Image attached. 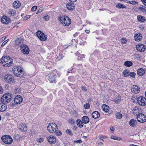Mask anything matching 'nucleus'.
<instances>
[{"instance_id":"f257e3e1","label":"nucleus","mask_w":146,"mask_h":146,"mask_svg":"<svg viewBox=\"0 0 146 146\" xmlns=\"http://www.w3.org/2000/svg\"><path fill=\"white\" fill-rule=\"evenodd\" d=\"M13 94L10 93H7L1 97L0 103V112L5 111L7 109V104L10 102L13 98Z\"/></svg>"},{"instance_id":"f03ea898","label":"nucleus","mask_w":146,"mask_h":146,"mask_svg":"<svg viewBox=\"0 0 146 146\" xmlns=\"http://www.w3.org/2000/svg\"><path fill=\"white\" fill-rule=\"evenodd\" d=\"M3 65L6 67L11 66L13 64V59L8 56H4L0 59Z\"/></svg>"},{"instance_id":"7ed1b4c3","label":"nucleus","mask_w":146,"mask_h":146,"mask_svg":"<svg viewBox=\"0 0 146 146\" xmlns=\"http://www.w3.org/2000/svg\"><path fill=\"white\" fill-rule=\"evenodd\" d=\"M59 21L64 26H68L71 23V19L67 16L61 15L58 17Z\"/></svg>"},{"instance_id":"20e7f679","label":"nucleus","mask_w":146,"mask_h":146,"mask_svg":"<svg viewBox=\"0 0 146 146\" xmlns=\"http://www.w3.org/2000/svg\"><path fill=\"white\" fill-rule=\"evenodd\" d=\"M58 129L57 125L54 123H50L47 126L48 131L51 133L56 132Z\"/></svg>"},{"instance_id":"39448f33","label":"nucleus","mask_w":146,"mask_h":146,"mask_svg":"<svg viewBox=\"0 0 146 146\" xmlns=\"http://www.w3.org/2000/svg\"><path fill=\"white\" fill-rule=\"evenodd\" d=\"M57 74L56 70H53L50 72L48 74V80L51 82H55ZM55 83V82H54Z\"/></svg>"},{"instance_id":"423d86ee","label":"nucleus","mask_w":146,"mask_h":146,"mask_svg":"<svg viewBox=\"0 0 146 146\" xmlns=\"http://www.w3.org/2000/svg\"><path fill=\"white\" fill-rule=\"evenodd\" d=\"M1 139L3 142L7 144H11L13 141V139L11 137L8 135L3 136L1 137Z\"/></svg>"},{"instance_id":"0eeeda50","label":"nucleus","mask_w":146,"mask_h":146,"mask_svg":"<svg viewBox=\"0 0 146 146\" xmlns=\"http://www.w3.org/2000/svg\"><path fill=\"white\" fill-rule=\"evenodd\" d=\"M137 102L140 105L143 106L146 104V99L143 96H140L137 98Z\"/></svg>"},{"instance_id":"6e6552de","label":"nucleus","mask_w":146,"mask_h":146,"mask_svg":"<svg viewBox=\"0 0 146 146\" xmlns=\"http://www.w3.org/2000/svg\"><path fill=\"white\" fill-rule=\"evenodd\" d=\"M36 35L38 38L41 41H45L46 40V36L41 31H38L36 32Z\"/></svg>"},{"instance_id":"1a4fd4ad","label":"nucleus","mask_w":146,"mask_h":146,"mask_svg":"<svg viewBox=\"0 0 146 146\" xmlns=\"http://www.w3.org/2000/svg\"><path fill=\"white\" fill-rule=\"evenodd\" d=\"M137 121L143 123L146 121V116L145 115L141 113L137 116Z\"/></svg>"},{"instance_id":"9d476101","label":"nucleus","mask_w":146,"mask_h":146,"mask_svg":"<svg viewBox=\"0 0 146 146\" xmlns=\"http://www.w3.org/2000/svg\"><path fill=\"white\" fill-rule=\"evenodd\" d=\"M142 111L140 107L135 106L132 110L133 113L135 115H139L141 113Z\"/></svg>"},{"instance_id":"9b49d317","label":"nucleus","mask_w":146,"mask_h":146,"mask_svg":"<svg viewBox=\"0 0 146 146\" xmlns=\"http://www.w3.org/2000/svg\"><path fill=\"white\" fill-rule=\"evenodd\" d=\"M5 80L8 83L12 84L14 81L13 76L7 74L4 76Z\"/></svg>"},{"instance_id":"f8f14e48","label":"nucleus","mask_w":146,"mask_h":146,"mask_svg":"<svg viewBox=\"0 0 146 146\" xmlns=\"http://www.w3.org/2000/svg\"><path fill=\"white\" fill-rule=\"evenodd\" d=\"M21 50L22 52L25 54H28L29 51V48L26 45L23 44L21 47Z\"/></svg>"},{"instance_id":"ddd939ff","label":"nucleus","mask_w":146,"mask_h":146,"mask_svg":"<svg viewBox=\"0 0 146 146\" xmlns=\"http://www.w3.org/2000/svg\"><path fill=\"white\" fill-rule=\"evenodd\" d=\"M23 98L20 95H17L16 96L14 99L15 103L17 105L20 104L23 101Z\"/></svg>"},{"instance_id":"4468645a","label":"nucleus","mask_w":146,"mask_h":146,"mask_svg":"<svg viewBox=\"0 0 146 146\" xmlns=\"http://www.w3.org/2000/svg\"><path fill=\"white\" fill-rule=\"evenodd\" d=\"M136 48L138 51L141 52L144 51L145 49V46L141 44L137 45L136 46Z\"/></svg>"},{"instance_id":"2eb2a0df","label":"nucleus","mask_w":146,"mask_h":146,"mask_svg":"<svg viewBox=\"0 0 146 146\" xmlns=\"http://www.w3.org/2000/svg\"><path fill=\"white\" fill-rule=\"evenodd\" d=\"M131 91L133 93L137 94L140 92V88L137 85H133L131 88Z\"/></svg>"},{"instance_id":"dca6fc26","label":"nucleus","mask_w":146,"mask_h":146,"mask_svg":"<svg viewBox=\"0 0 146 146\" xmlns=\"http://www.w3.org/2000/svg\"><path fill=\"white\" fill-rule=\"evenodd\" d=\"M23 40L21 38H18L15 40V44L17 46H19L21 47L23 45Z\"/></svg>"},{"instance_id":"f3484780","label":"nucleus","mask_w":146,"mask_h":146,"mask_svg":"<svg viewBox=\"0 0 146 146\" xmlns=\"http://www.w3.org/2000/svg\"><path fill=\"white\" fill-rule=\"evenodd\" d=\"M134 37L136 41L139 42L142 40V35L140 33H136Z\"/></svg>"},{"instance_id":"a211bd4d","label":"nucleus","mask_w":146,"mask_h":146,"mask_svg":"<svg viewBox=\"0 0 146 146\" xmlns=\"http://www.w3.org/2000/svg\"><path fill=\"white\" fill-rule=\"evenodd\" d=\"M1 21L3 24H7L9 23L10 21L9 19L5 16H3L1 19Z\"/></svg>"},{"instance_id":"6ab92c4d","label":"nucleus","mask_w":146,"mask_h":146,"mask_svg":"<svg viewBox=\"0 0 146 146\" xmlns=\"http://www.w3.org/2000/svg\"><path fill=\"white\" fill-rule=\"evenodd\" d=\"M19 129L21 131L24 132L27 130V126L25 123H23L19 125Z\"/></svg>"},{"instance_id":"aec40b11","label":"nucleus","mask_w":146,"mask_h":146,"mask_svg":"<svg viewBox=\"0 0 146 146\" xmlns=\"http://www.w3.org/2000/svg\"><path fill=\"white\" fill-rule=\"evenodd\" d=\"M47 139L48 142L51 144H54L56 141L55 137L53 136H50L48 137Z\"/></svg>"},{"instance_id":"412c9836","label":"nucleus","mask_w":146,"mask_h":146,"mask_svg":"<svg viewBox=\"0 0 146 146\" xmlns=\"http://www.w3.org/2000/svg\"><path fill=\"white\" fill-rule=\"evenodd\" d=\"M129 124L131 127H135L137 124V121L136 119H131L129 122Z\"/></svg>"},{"instance_id":"4be33fe9","label":"nucleus","mask_w":146,"mask_h":146,"mask_svg":"<svg viewBox=\"0 0 146 146\" xmlns=\"http://www.w3.org/2000/svg\"><path fill=\"white\" fill-rule=\"evenodd\" d=\"M75 7L74 4L72 3H70L66 5V7L68 10L72 11L73 10Z\"/></svg>"},{"instance_id":"5701e85b","label":"nucleus","mask_w":146,"mask_h":146,"mask_svg":"<svg viewBox=\"0 0 146 146\" xmlns=\"http://www.w3.org/2000/svg\"><path fill=\"white\" fill-rule=\"evenodd\" d=\"M100 115V113L97 111H95L93 112L92 114V117L95 119L98 118Z\"/></svg>"},{"instance_id":"b1692460","label":"nucleus","mask_w":146,"mask_h":146,"mask_svg":"<svg viewBox=\"0 0 146 146\" xmlns=\"http://www.w3.org/2000/svg\"><path fill=\"white\" fill-rule=\"evenodd\" d=\"M137 19L141 23H144L146 21V19L144 17L141 15H138L137 17Z\"/></svg>"},{"instance_id":"393cba45","label":"nucleus","mask_w":146,"mask_h":146,"mask_svg":"<svg viewBox=\"0 0 146 146\" xmlns=\"http://www.w3.org/2000/svg\"><path fill=\"white\" fill-rule=\"evenodd\" d=\"M144 70L142 68L139 69L137 72V74L140 76H142L145 73Z\"/></svg>"},{"instance_id":"a878e982","label":"nucleus","mask_w":146,"mask_h":146,"mask_svg":"<svg viewBox=\"0 0 146 146\" xmlns=\"http://www.w3.org/2000/svg\"><path fill=\"white\" fill-rule=\"evenodd\" d=\"M12 71L13 74L17 76L21 77H22L23 76L22 74L18 72L17 70H15L13 69Z\"/></svg>"},{"instance_id":"bb28decb","label":"nucleus","mask_w":146,"mask_h":146,"mask_svg":"<svg viewBox=\"0 0 146 146\" xmlns=\"http://www.w3.org/2000/svg\"><path fill=\"white\" fill-rule=\"evenodd\" d=\"M82 121L85 124L88 123L89 121V119L87 116H84L82 118Z\"/></svg>"},{"instance_id":"cd10ccee","label":"nucleus","mask_w":146,"mask_h":146,"mask_svg":"<svg viewBox=\"0 0 146 146\" xmlns=\"http://www.w3.org/2000/svg\"><path fill=\"white\" fill-rule=\"evenodd\" d=\"M21 5V3L19 1H15L13 3V7L15 8H17Z\"/></svg>"},{"instance_id":"c85d7f7f","label":"nucleus","mask_w":146,"mask_h":146,"mask_svg":"<svg viewBox=\"0 0 146 146\" xmlns=\"http://www.w3.org/2000/svg\"><path fill=\"white\" fill-rule=\"evenodd\" d=\"M102 108L103 111L107 112L109 111L110 108L107 105L104 104L102 106Z\"/></svg>"},{"instance_id":"c756f323","label":"nucleus","mask_w":146,"mask_h":146,"mask_svg":"<svg viewBox=\"0 0 146 146\" xmlns=\"http://www.w3.org/2000/svg\"><path fill=\"white\" fill-rule=\"evenodd\" d=\"M83 122L80 119H78L77 120V124L78 126L80 127H82L83 126Z\"/></svg>"},{"instance_id":"7c9ffc66","label":"nucleus","mask_w":146,"mask_h":146,"mask_svg":"<svg viewBox=\"0 0 146 146\" xmlns=\"http://www.w3.org/2000/svg\"><path fill=\"white\" fill-rule=\"evenodd\" d=\"M21 137V136L18 134H15L14 136V139L16 141L20 140Z\"/></svg>"},{"instance_id":"2f4dec72","label":"nucleus","mask_w":146,"mask_h":146,"mask_svg":"<svg viewBox=\"0 0 146 146\" xmlns=\"http://www.w3.org/2000/svg\"><path fill=\"white\" fill-rule=\"evenodd\" d=\"M116 7L119 9L126 8L127 7L125 5L121 3H118L116 5Z\"/></svg>"},{"instance_id":"473e14b6","label":"nucleus","mask_w":146,"mask_h":146,"mask_svg":"<svg viewBox=\"0 0 146 146\" xmlns=\"http://www.w3.org/2000/svg\"><path fill=\"white\" fill-rule=\"evenodd\" d=\"M133 65L132 62L129 61H127L124 62V65L127 67H130Z\"/></svg>"},{"instance_id":"72a5a7b5","label":"nucleus","mask_w":146,"mask_h":146,"mask_svg":"<svg viewBox=\"0 0 146 146\" xmlns=\"http://www.w3.org/2000/svg\"><path fill=\"white\" fill-rule=\"evenodd\" d=\"M139 9L142 12H145L146 13V7L143 5H140L139 8Z\"/></svg>"},{"instance_id":"f704fd0d","label":"nucleus","mask_w":146,"mask_h":146,"mask_svg":"<svg viewBox=\"0 0 146 146\" xmlns=\"http://www.w3.org/2000/svg\"><path fill=\"white\" fill-rule=\"evenodd\" d=\"M8 13L10 16H14L16 14V11L13 9L9 10L8 11Z\"/></svg>"},{"instance_id":"c9c22d12","label":"nucleus","mask_w":146,"mask_h":146,"mask_svg":"<svg viewBox=\"0 0 146 146\" xmlns=\"http://www.w3.org/2000/svg\"><path fill=\"white\" fill-rule=\"evenodd\" d=\"M122 117V115L120 112H117L115 114V117L117 119H121Z\"/></svg>"},{"instance_id":"e433bc0d","label":"nucleus","mask_w":146,"mask_h":146,"mask_svg":"<svg viewBox=\"0 0 146 146\" xmlns=\"http://www.w3.org/2000/svg\"><path fill=\"white\" fill-rule=\"evenodd\" d=\"M129 72L127 70H125L123 72V74L125 77H127L129 76Z\"/></svg>"},{"instance_id":"4c0bfd02","label":"nucleus","mask_w":146,"mask_h":146,"mask_svg":"<svg viewBox=\"0 0 146 146\" xmlns=\"http://www.w3.org/2000/svg\"><path fill=\"white\" fill-rule=\"evenodd\" d=\"M121 100V98H120L117 97L115 99L114 102L116 104H118L119 103Z\"/></svg>"},{"instance_id":"58836bf2","label":"nucleus","mask_w":146,"mask_h":146,"mask_svg":"<svg viewBox=\"0 0 146 146\" xmlns=\"http://www.w3.org/2000/svg\"><path fill=\"white\" fill-rule=\"evenodd\" d=\"M127 3H129L133 5L138 4V3L137 2L134 1H131L127 2Z\"/></svg>"},{"instance_id":"ea45409f","label":"nucleus","mask_w":146,"mask_h":146,"mask_svg":"<svg viewBox=\"0 0 146 146\" xmlns=\"http://www.w3.org/2000/svg\"><path fill=\"white\" fill-rule=\"evenodd\" d=\"M136 74V73L133 72H129V76L132 78H134Z\"/></svg>"},{"instance_id":"a19ab883","label":"nucleus","mask_w":146,"mask_h":146,"mask_svg":"<svg viewBox=\"0 0 146 146\" xmlns=\"http://www.w3.org/2000/svg\"><path fill=\"white\" fill-rule=\"evenodd\" d=\"M49 18L50 16L48 15H47L44 16L43 17V19L44 20V21H47L49 19Z\"/></svg>"},{"instance_id":"79ce46f5","label":"nucleus","mask_w":146,"mask_h":146,"mask_svg":"<svg viewBox=\"0 0 146 146\" xmlns=\"http://www.w3.org/2000/svg\"><path fill=\"white\" fill-rule=\"evenodd\" d=\"M90 106V104L87 103L86 104L84 105V107L85 109H87L89 108Z\"/></svg>"},{"instance_id":"37998d69","label":"nucleus","mask_w":146,"mask_h":146,"mask_svg":"<svg viewBox=\"0 0 146 146\" xmlns=\"http://www.w3.org/2000/svg\"><path fill=\"white\" fill-rule=\"evenodd\" d=\"M43 141H44V139H43V138H38L36 140V141L37 142L40 143H41Z\"/></svg>"},{"instance_id":"c03bdc74","label":"nucleus","mask_w":146,"mask_h":146,"mask_svg":"<svg viewBox=\"0 0 146 146\" xmlns=\"http://www.w3.org/2000/svg\"><path fill=\"white\" fill-rule=\"evenodd\" d=\"M66 133L67 134H69L71 135H73L71 131L69 129H67L66 131Z\"/></svg>"},{"instance_id":"a18cd8bd","label":"nucleus","mask_w":146,"mask_h":146,"mask_svg":"<svg viewBox=\"0 0 146 146\" xmlns=\"http://www.w3.org/2000/svg\"><path fill=\"white\" fill-rule=\"evenodd\" d=\"M56 135L58 136H60L62 134V132L60 131H57L56 133Z\"/></svg>"},{"instance_id":"49530a36","label":"nucleus","mask_w":146,"mask_h":146,"mask_svg":"<svg viewBox=\"0 0 146 146\" xmlns=\"http://www.w3.org/2000/svg\"><path fill=\"white\" fill-rule=\"evenodd\" d=\"M68 121L70 123L72 124H73L75 122L74 120L72 119H69Z\"/></svg>"},{"instance_id":"de8ad7c7","label":"nucleus","mask_w":146,"mask_h":146,"mask_svg":"<svg viewBox=\"0 0 146 146\" xmlns=\"http://www.w3.org/2000/svg\"><path fill=\"white\" fill-rule=\"evenodd\" d=\"M37 9V7L36 6H34L33 7L31 8V10L32 11H35Z\"/></svg>"},{"instance_id":"09e8293b","label":"nucleus","mask_w":146,"mask_h":146,"mask_svg":"<svg viewBox=\"0 0 146 146\" xmlns=\"http://www.w3.org/2000/svg\"><path fill=\"white\" fill-rule=\"evenodd\" d=\"M14 70H16L18 71V72H20L21 74L23 72V70L22 69L19 68H16L13 69Z\"/></svg>"},{"instance_id":"8fccbe9b","label":"nucleus","mask_w":146,"mask_h":146,"mask_svg":"<svg viewBox=\"0 0 146 146\" xmlns=\"http://www.w3.org/2000/svg\"><path fill=\"white\" fill-rule=\"evenodd\" d=\"M43 8L40 7V9L37 11L36 14H38L41 12L43 11Z\"/></svg>"},{"instance_id":"3c124183","label":"nucleus","mask_w":146,"mask_h":146,"mask_svg":"<svg viewBox=\"0 0 146 146\" xmlns=\"http://www.w3.org/2000/svg\"><path fill=\"white\" fill-rule=\"evenodd\" d=\"M127 41V40L126 39H123L121 41V42L123 44H125Z\"/></svg>"},{"instance_id":"603ef678","label":"nucleus","mask_w":146,"mask_h":146,"mask_svg":"<svg viewBox=\"0 0 146 146\" xmlns=\"http://www.w3.org/2000/svg\"><path fill=\"white\" fill-rule=\"evenodd\" d=\"M74 143H81L82 142V141L81 140L79 139V140H77V141H74Z\"/></svg>"},{"instance_id":"864d4df0","label":"nucleus","mask_w":146,"mask_h":146,"mask_svg":"<svg viewBox=\"0 0 146 146\" xmlns=\"http://www.w3.org/2000/svg\"><path fill=\"white\" fill-rule=\"evenodd\" d=\"M99 138H101L103 139H106L108 138L107 136L100 135Z\"/></svg>"},{"instance_id":"5fc2aeb1","label":"nucleus","mask_w":146,"mask_h":146,"mask_svg":"<svg viewBox=\"0 0 146 146\" xmlns=\"http://www.w3.org/2000/svg\"><path fill=\"white\" fill-rule=\"evenodd\" d=\"M7 40H5V41H4L2 44L1 47H2L4 46L5 44L7 42Z\"/></svg>"},{"instance_id":"6e6d98bb","label":"nucleus","mask_w":146,"mask_h":146,"mask_svg":"<svg viewBox=\"0 0 146 146\" xmlns=\"http://www.w3.org/2000/svg\"><path fill=\"white\" fill-rule=\"evenodd\" d=\"M6 39L5 37H3L0 39V42H1L5 40Z\"/></svg>"},{"instance_id":"4d7b16f0","label":"nucleus","mask_w":146,"mask_h":146,"mask_svg":"<svg viewBox=\"0 0 146 146\" xmlns=\"http://www.w3.org/2000/svg\"><path fill=\"white\" fill-rule=\"evenodd\" d=\"M30 17V16L29 15H27L24 18V19L25 20H27Z\"/></svg>"},{"instance_id":"13d9d810","label":"nucleus","mask_w":146,"mask_h":146,"mask_svg":"<svg viewBox=\"0 0 146 146\" xmlns=\"http://www.w3.org/2000/svg\"><path fill=\"white\" fill-rule=\"evenodd\" d=\"M116 137H117V136H112L111 137V139L116 140L117 139Z\"/></svg>"},{"instance_id":"bf43d9fd","label":"nucleus","mask_w":146,"mask_h":146,"mask_svg":"<svg viewBox=\"0 0 146 146\" xmlns=\"http://www.w3.org/2000/svg\"><path fill=\"white\" fill-rule=\"evenodd\" d=\"M114 129H115L114 127H111L110 129V131L112 132H114Z\"/></svg>"},{"instance_id":"052dcab7","label":"nucleus","mask_w":146,"mask_h":146,"mask_svg":"<svg viewBox=\"0 0 146 146\" xmlns=\"http://www.w3.org/2000/svg\"><path fill=\"white\" fill-rule=\"evenodd\" d=\"M62 54H59V57L60 58V59H61L62 58Z\"/></svg>"},{"instance_id":"680f3d73","label":"nucleus","mask_w":146,"mask_h":146,"mask_svg":"<svg viewBox=\"0 0 146 146\" xmlns=\"http://www.w3.org/2000/svg\"><path fill=\"white\" fill-rule=\"evenodd\" d=\"M116 140H121L122 139V138L120 137H117Z\"/></svg>"},{"instance_id":"e2e57ef3","label":"nucleus","mask_w":146,"mask_h":146,"mask_svg":"<svg viewBox=\"0 0 146 146\" xmlns=\"http://www.w3.org/2000/svg\"><path fill=\"white\" fill-rule=\"evenodd\" d=\"M82 90H84V91H86V88L85 87H82Z\"/></svg>"},{"instance_id":"0e129e2a","label":"nucleus","mask_w":146,"mask_h":146,"mask_svg":"<svg viewBox=\"0 0 146 146\" xmlns=\"http://www.w3.org/2000/svg\"><path fill=\"white\" fill-rule=\"evenodd\" d=\"M142 3L145 5L146 6V0H144Z\"/></svg>"},{"instance_id":"69168bd1","label":"nucleus","mask_w":146,"mask_h":146,"mask_svg":"<svg viewBox=\"0 0 146 146\" xmlns=\"http://www.w3.org/2000/svg\"><path fill=\"white\" fill-rule=\"evenodd\" d=\"M98 145H100L102 146V145H103V143L102 142H100L98 143Z\"/></svg>"},{"instance_id":"338daca9","label":"nucleus","mask_w":146,"mask_h":146,"mask_svg":"<svg viewBox=\"0 0 146 146\" xmlns=\"http://www.w3.org/2000/svg\"><path fill=\"white\" fill-rule=\"evenodd\" d=\"M70 1H71V2H76L77 0H69Z\"/></svg>"},{"instance_id":"774afa93","label":"nucleus","mask_w":146,"mask_h":146,"mask_svg":"<svg viewBox=\"0 0 146 146\" xmlns=\"http://www.w3.org/2000/svg\"><path fill=\"white\" fill-rule=\"evenodd\" d=\"M85 32L86 33H88L90 32V31L88 30H86Z\"/></svg>"}]
</instances>
